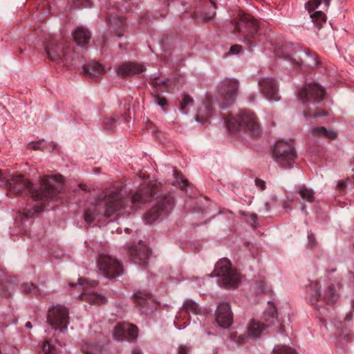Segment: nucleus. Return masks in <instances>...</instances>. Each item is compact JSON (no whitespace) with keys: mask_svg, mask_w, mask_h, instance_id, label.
Listing matches in <instances>:
<instances>
[{"mask_svg":"<svg viewBox=\"0 0 354 354\" xmlns=\"http://www.w3.org/2000/svg\"><path fill=\"white\" fill-rule=\"evenodd\" d=\"M2 109H3V107L1 105H0V111H1Z\"/></svg>","mask_w":354,"mask_h":354,"instance_id":"nucleus-56","label":"nucleus"},{"mask_svg":"<svg viewBox=\"0 0 354 354\" xmlns=\"http://www.w3.org/2000/svg\"><path fill=\"white\" fill-rule=\"evenodd\" d=\"M299 194L302 199L307 202H312L314 199V192L309 188L302 187L299 189Z\"/></svg>","mask_w":354,"mask_h":354,"instance_id":"nucleus-30","label":"nucleus"},{"mask_svg":"<svg viewBox=\"0 0 354 354\" xmlns=\"http://www.w3.org/2000/svg\"><path fill=\"white\" fill-rule=\"evenodd\" d=\"M326 294L328 296L329 299L327 301L328 303L332 304L334 301L335 297V289L333 288H329Z\"/></svg>","mask_w":354,"mask_h":354,"instance_id":"nucleus-37","label":"nucleus"},{"mask_svg":"<svg viewBox=\"0 0 354 354\" xmlns=\"http://www.w3.org/2000/svg\"><path fill=\"white\" fill-rule=\"evenodd\" d=\"M84 71L88 73H90V74H92L93 75H98L104 72V67L100 64H97V63H95L93 64V66H92V68H91L90 66H86L84 68Z\"/></svg>","mask_w":354,"mask_h":354,"instance_id":"nucleus-32","label":"nucleus"},{"mask_svg":"<svg viewBox=\"0 0 354 354\" xmlns=\"http://www.w3.org/2000/svg\"><path fill=\"white\" fill-rule=\"evenodd\" d=\"M79 284L80 286H83L85 285H88L91 287H95L97 285V281L95 280H92L91 281H83L82 279H80Z\"/></svg>","mask_w":354,"mask_h":354,"instance_id":"nucleus-38","label":"nucleus"},{"mask_svg":"<svg viewBox=\"0 0 354 354\" xmlns=\"http://www.w3.org/2000/svg\"><path fill=\"white\" fill-rule=\"evenodd\" d=\"M211 115V111L207 104H205L203 108H201L198 111L196 121L198 122H205L208 118Z\"/></svg>","mask_w":354,"mask_h":354,"instance_id":"nucleus-26","label":"nucleus"},{"mask_svg":"<svg viewBox=\"0 0 354 354\" xmlns=\"http://www.w3.org/2000/svg\"><path fill=\"white\" fill-rule=\"evenodd\" d=\"M322 2V0H310L306 3L305 7L308 12L311 13L321 5Z\"/></svg>","mask_w":354,"mask_h":354,"instance_id":"nucleus-34","label":"nucleus"},{"mask_svg":"<svg viewBox=\"0 0 354 354\" xmlns=\"http://www.w3.org/2000/svg\"><path fill=\"white\" fill-rule=\"evenodd\" d=\"M178 184L182 185V187H184L185 185V180H181L180 181H178Z\"/></svg>","mask_w":354,"mask_h":354,"instance_id":"nucleus-49","label":"nucleus"},{"mask_svg":"<svg viewBox=\"0 0 354 354\" xmlns=\"http://www.w3.org/2000/svg\"><path fill=\"white\" fill-rule=\"evenodd\" d=\"M150 253V250L141 241L138 248H132L130 250V254L133 257L135 262L140 264L147 262Z\"/></svg>","mask_w":354,"mask_h":354,"instance_id":"nucleus-18","label":"nucleus"},{"mask_svg":"<svg viewBox=\"0 0 354 354\" xmlns=\"http://www.w3.org/2000/svg\"><path fill=\"white\" fill-rule=\"evenodd\" d=\"M265 329L266 326L263 323L259 320H252L247 326L249 336L241 335L236 339V342L239 344H244L248 342L249 337L253 339H257L261 337Z\"/></svg>","mask_w":354,"mask_h":354,"instance_id":"nucleus-15","label":"nucleus"},{"mask_svg":"<svg viewBox=\"0 0 354 354\" xmlns=\"http://www.w3.org/2000/svg\"><path fill=\"white\" fill-rule=\"evenodd\" d=\"M311 286H313L314 288L317 289L313 297H315V299H318V298L321 296L320 290L318 288V283L317 282H315V283H312Z\"/></svg>","mask_w":354,"mask_h":354,"instance_id":"nucleus-44","label":"nucleus"},{"mask_svg":"<svg viewBox=\"0 0 354 354\" xmlns=\"http://www.w3.org/2000/svg\"><path fill=\"white\" fill-rule=\"evenodd\" d=\"M192 99L188 95H185L180 101V111L182 112V113L187 114L192 107Z\"/></svg>","mask_w":354,"mask_h":354,"instance_id":"nucleus-28","label":"nucleus"},{"mask_svg":"<svg viewBox=\"0 0 354 354\" xmlns=\"http://www.w3.org/2000/svg\"><path fill=\"white\" fill-rule=\"evenodd\" d=\"M131 354H142V352L139 348H136L132 350Z\"/></svg>","mask_w":354,"mask_h":354,"instance_id":"nucleus-47","label":"nucleus"},{"mask_svg":"<svg viewBox=\"0 0 354 354\" xmlns=\"http://www.w3.org/2000/svg\"><path fill=\"white\" fill-rule=\"evenodd\" d=\"M115 120L114 118H112V119L111 120V123L115 122Z\"/></svg>","mask_w":354,"mask_h":354,"instance_id":"nucleus-54","label":"nucleus"},{"mask_svg":"<svg viewBox=\"0 0 354 354\" xmlns=\"http://www.w3.org/2000/svg\"><path fill=\"white\" fill-rule=\"evenodd\" d=\"M242 47L240 45L236 44L230 48V53L234 55H237L241 51Z\"/></svg>","mask_w":354,"mask_h":354,"instance_id":"nucleus-39","label":"nucleus"},{"mask_svg":"<svg viewBox=\"0 0 354 354\" xmlns=\"http://www.w3.org/2000/svg\"><path fill=\"white\" fill-rule=\"evenodd\" d=\"M189 348L185 345H181L178 347V354H187Z\"/></svg>","mask_w":354,"mask_h":354,"instance_id":"nucleus-41","label":"nucleus"},{"mask_svg":"<svg viewBox=\"0 0 354 354\" xmlns=\"http://www.w3.org/2000/svg\"><path fill=\"white\" fill-rule=\"evenodd\" d=\"M284 67H285V68H288V66H286V65H284Z\"/></svg>","mask_w":354,"mask_h":354,"instance_id":"nucleus-57","label":"nucleus"},{"mask_svg":"<svg viewBox=\"0 0 354 354\" xmlns=\"http://www.w3.org/2000/svg\"><path fill=\"white\" fill-rule=\"evenodd\" d=\"M90 38V32L84 26H78L73 32V39L78 46H85Z\"/></svg>","mask_w":354,"mask_h":354,"instance_id":"nucleus-19","label":"nucleus"},{"mask_svg":"<svg viewBox=\"0 0 354 354\" xmlns=\"http://www.w3.org/2000/svg\"><path fill=\"white\" fill-rule=\"evenodd\" d=\"M310 131L311 134L325 138L334 139L337 136L336 132L327 129L324 127H311Z\"/></svg>","mask_w":354,"mask_h":354,"instance_id":"nucleus-21","label":"nucleus"},{"mask_svg":"<svg viewBox=\"0 0 354 354\" xmlns=\"http://www.w3.org/2000/svg\"><path fill=\"white\" fill-rule=\"evenodd\" d=\"M303 114L306 119L316 118L318 117L326 115V113L324 111H317L316 112L313 113L310 108H308V111H304Z\"/></svg>","mask_w":354,"mask_h":354,"instance_id":"nucleus-33","label":"nucleus"},{"mask_svg":"<svg viewBox=\"0 0 354 354\" xmlns=\"http://www.w3.org/2000/svg\"><path fill=\"white\" fill-rule=\"evenodd\" d=\"M30 146L31 148H32L35 150L41 149L40 143L32 142V143L30 144Z\"/></svg>","mask_w":354,"mask_h":354,"instance_id":"nucleus-46","label":"nucleus"},{"mask_svg":"<svg viewBox=\"0 0 354 354\" xmlns=\"http://www.w3.org/2000/svg\"><path fill=\"white\" fill-rule=\"evenodd\" d=\"M225 120L227 128L232 131L242 129L256 136L260 134L257 118L250 111H241L236 116H228Z\"/></svg>","mask_w":354,"mask_h":354,"instance_id":"nucleus-3","label":"nucleus"},{"mask_svg":"<svg viewBox=\"0 0 354 354\" xmlns=\"http://www.w3.org/2000/svg\"><path fill=\"white\" fill-rule=\"evenodd\" d=\"M138 335L137 327L129 323L118 324L113 331V337L118 341L133 340L138 337Z\"/></svg>","mask_w":354,"mask_h":354,"instance_id":"nucleus-13","label":"nucleus"},{"mask_svg":"<svg viewBox=\"0 0 354 354\" xmlns=\"http://www.w3.org/2000/svg\"><path fill=\"white\" fill-rule=\"evenodd\" d=\"M235 29L242 34L243 39L242 41L248 46H252L251 39L258 34L259 25L257 22L250 15H240L239 22L236 24Z\"/></svg>","mask_w":354,"mask_h":354,"instance_id":"nucleus-9","label":"nucleus"},{"mask_svg":"<svg viewBox=\"0 0 354 354\" xmlns=\"http://www.w3.org/2000/svg\"><path fill=\"white\" fill-rule=\"evenodd\" d=\"M151 194V188L137 192L131 198L124 196L121 189H106L85 210V221L91 223L104 218L131 214L138 205L148 201Z\"/></svg>","mask_w":354,"mask_h":354,"instance_id":"nucleus-1","label":"nucleus"},{"mask_svg":"<svg viewBox=\"0 0 354 354\" xmlns=\"http://www.w3.org/2000/svg\"><path fill=\"white\" fill-rule=\"evenodd\" d=\"M100 272L106 278L118 277L122 273V268L117 259L111 256L104 255L98 260Z\"/></svg>","mask_w":354,"mask_h":354,"instance_id":"nucleus-11","label":"nucleus"},{"mask_svg":"<svg viewBox=\"0 0 354 354\" xmlns=\"http://www.w3.org/2000/svg\"><path fill=\"white\" fill-rule=\"evenodd\" d=\"M46 53L48 54V57L53 60L56 61L58 59H61L64 57L67 58V54L63 51V50L57 46L52 45L46 48Z\"/></svg>","mask_w":354,"mask_h":354,"instance_id":"nucleus-22","label":"nucleus"},{"mask_svg":"<svg viewBox=\"0 0 354 354\" xmlns=\"http://www.w3.org/2000/svg\"><path fill=\"white\" fill-rule=\"evenodd\" d=\"M324 90L317 83L313 82L302 88L298 93L299 100L314 104L323 100Z\"/></svg>","mask_w":354,"mask_h":354,"instance_id":"nucleus-12","label":"nucleus"},{"mask_svg":"<svg viewBox=\"0 0 354 354\" xmlns=\"http://www.w3.org/2000/svg\"><path fill=\"white\" fill-rule=\"evenodd\" d=\"M216 321L223 328H227L232 325L233 322L232 313L230 306L227 303L222 302L218 306L216 313Z\"/></svg>","mask_w":354,"mask_h":354,"instance_id":"nucleus-16","label":"nucleus"},{"mask_svg":"<svg viewBox=\"0 0 354 354\" xmlns=\"http://www.w3.org/2000/svg\"><path fill=\"white\" fill-rule=\"evenodd\" d=\"M330 1V0H324V2L325 6H326V7H328V6H329Z\"/></svg>","mask_w":354,"mask_h":354,"instance_id":"nucleus-50","label":"nucleus"},{"mask_svg":"<svg viewBox=\"0 0 354 354\" xmlns=\"http://www.w3.org/2000/svg\"><path fill=\"white\" fill-rule=\"evenodd\" d=\"M63 178L61 175H55L51 178H43L40 190L32 191V185L21 176L10 175L0 171V185L9 186V192L18 194L25 189H28L32 197L39 199L43 197H53L57 195L62 189Z\"/></svg>","mask_w":354,"mask_h":354,"instance_id":"nucleus-2","label":"nucleus"},{"mask_svg":"<svg viewBox=\"0 0 354 354\" xmlns=\"http://www.w3.org/2000/svg\"><path fill=\"white\" fill-rule=\"evenodd\" d=\"M173 174H174V176L178 179V174L177 173V171L176 170H173Z\"/></svg>","mask_w":354,"mask_h":354,"instance_id":"nucleus-51","label":"nucleus"},{"mask_svg":"<svg viewBox=\"0 0 354 354\" xmlns=\"http://www.w3.org/2000/svg\"><path fill=\"white\" fill-rule=\"evenodd\" d=\"M174 198L170 196L159 198L154 205L144 216L146 224H151L158 218L167 216L173 209Z\"/></svg>","mask_w":354,"mask_h":354,"instance_id":"nucleus-7","label":"nucleus"},{"mask_svg":"<svg viewBox=\"0 0 354 354\" xmlns=\"http://www.w3.org/2000/svg\"><path fill=\"white\" fill-rule=\"evenodd\" d=\"M280 58L295 63L297 65L311 66L316 63L315 59L306 52L296 50L292 45L287 44L276 50Z\"/></svg>","mask_w":354,"mask_h":354,"instance_id":"nucleus-6","label":"nucleus"},{"mask_svg":"<svg viewBox=\"0 0 354 354\" xmlns=\"http://www.w3.org/2000/svg\"><path fill=\"white\" fill-rule=\"evenodd\" d=\"M80 298L91 304L97 305L102 304L106 301L103 295H97L93 292H84L81 295Z\"/></svg>","mask_w":354,"mask_h":354,"instance_id":"nucleus-20","label":"nucleus"},{"mask_svg":"<svg viewBox=\"0 0 354 354\" xmlns=\"http://www.w3.org/2000/svg\"><path fill=\"white\" fill-rule=\"evenodd\" d=\"M47 322L55 330L64 332L69 324L68 309L62 305L53 306L48 312Z\"/></svg>","mask_w":354,"mask_h":354,"instance_id":"nucleus-10","label":"nucleus"},{"mask_svg":"<svg viewBox=\"0 0 354 354\" xmlns=\"http://www.w3.org/2000/svg\"><path fill=\"white\" fill-rule=\"evenodd\" d=\"M209 277H218V283L226 288H236L241 281V275L232 268L231 263L227 259H221L216 264L214 273Z\"/></svg>","mask_w":354,"mask_h":354,"instance_id":"nucleus-4","label":"nucleus"},{"mask_svg":"<svg viewBox=\"0 0 354 354\" xmlns=\"http://www.w3.org/2000/svg\"><path fill=\"white\" fill-rule=\"evenodd\" d=\"M308 240L309 246L312 247L315 244V238L312 233L308 234Z\"/></svg>","mask_w":354,"mask_h":354,"instance_id":"nucleus-43","label":"nucleus"},{"mask_svg":"<svg viewBox=\"0 0 354 354\" xmlns=\"http://www.w3.org/2000/svg\"><path fill=\"white\" fill-rule=\"evenodd\" d=\"M185 326H183V327H181V326H176V328H178V330H182L183 328H185Z\"/></svg>","mask_w":354,"mask_h":354,"instance_id":"nucleus-53","label":"nucleus"},{"mask_svg":"<svg viewBox=\"0 0 354 354\" xmlns=\"http://www.w3.org/2000/svg\"><path fill=\"white\" fill-rule=\"evenodd\" d=\"M144 70L141 64L136 63H122L116 67L115 71L118 75L127 76L133 74H140Z\"/></svg>","mask_w":354,"mask_h":354,"instance_id":"nucleus-17","label":"nucleus"},{"mask_svg":"<svg viewBox=\"0 0 354 354\" xmlns=\"http://www.w3.org/2000/svg\"><path fill=\"white\" fill-rule=\"evenodd\" d=\"M61 347L59 342L46 341L43 343L42 351L44 354H59Z\"/></svg>","mask_w":354,"mask_h":354,"instance_id":"nucleus-23","label":"nucleus"},{"mask_svg":"<svg viewBox=\"0 0 354 354\" xmlns=\"http://www.w3.org/2000/svg\"><path fill=\"white\" fill-rule=\"evenodd\" d=\"M24 291L30 292H32L35 288V286L32 283L26 284L23 286Z\"/></svg>","mask_w":354,"mask_h":354,"instance_id":"nucleus-45","label":"nucleus"},{"mask_svg":"<svg viewBox=\"0 0 354 354\" xmlns=\"http://www.w3.org/2000/svg\"><path fill=\"white\" fill-rule=\"evenodd\" d=\"M257 187H259L261 190H264L266 187L265 181L257 178L255 180Z\"/></svg>","mask_w":354,"mask_h":354,"instance_id":"nucleus-42","label":"nucleus"},{"mask_svg":"<svg viewBox=\"0 0 354 354\" xmlns=\"http://www.w3.org/2000/svg\"><path fill=\"white\" fill-rule=\"evenodd\" d=\"M310 17L312 19V21L313 23L318 26L322 24V23L326 21V15L322 11H317L315 12L309 13Z\"/></svg>","mask_w":354,"mask_h":354,"instance_id":"nucleus-31","label":"nucleus"},{"mask_svg":"<svg viewBox=\"0 0 354 354\" xmlns=\"http://www.w3.org/2000/svg\"><path fill=\"white\" fill-rule=\"evenodd\" d=\"M261 92L268 101L279 100L278 86L276 81L271 77H261L259 80Z\"/></svg>","mask_w":354,"mask_h":354,"instance_id":"nucleus-14","label":"nucleus"},{"mask_svg":"<svg viewBox=\"0 0 354 354\" xmlns=\"http://www.w3.org/2000/svg\"><path fill=\"white\" fill-rule=\"evenodd\" d=\"M338 186H339V187H344V186H345V184H344V182H339V183H338Z\"/></svg>","mask_w":354,"mask_h":354,"instance_id":"nucleus-52","label":"nucleus"},{"mask_svg":"<svg viewBox=\"0 0 354 354\" xmlns=\"http://www.w3.org/2000/svg\"><path fill=\"white\" fill-rule=\"evenodd\" d=\"M133 298L136 306H140V309H142V306L147 303L151 297L149 295L138 292L133 295Z\"/></svg>","mask_w":354,"mask_h":354,"instance_id":"nucleus-27","label":"nucleus"},{"mask_svg":"<svg viewBox=\"0 0 354 354\" xmlns=\"http://www.w3.org/2000/svg\"><path fill=\"white\" fill-rule=\"evenodd\" d=\"M103 346L98 344L85 343L82 346V351L84 354H100Z\"/></svg>","mask_w":354,"mask_h":354,"instance_id":"nucleus-25","label":"nucleus"},{"mask_svg":"<svg viewBox=\"0 0 354 354\" xmlns=\"http://www.w3.org/2000/svg\"><path fill=\"white\" fill-rule=\"evenodd\" d=\"M238 82L235 79L225 78L219 85L218 103L222 109L232 106L238 93Z\"/></svg>","mask_w":354,"mask_h":354,"instance_id":"nucleus-8","label":"nucleus"},{"mask_svg":"<svg viewBox=\"0 0 354 354\" xmlns=\"http://www.w3.org/2000/svg\"><path fill=\"white\" fill-rule=\"evenodd\" d=\"M182 310L187 313L197 315L200 313V307L198 304L190 299H186L183 304Z\"/></svg>","mask_w":354,"mask_h":354,"instance_id":"nucleus-24","label":"nucleus"},{"mask_svg":"<svg viewBox=\"0 0 354 354\" xmlns=\"http://www.w3.org/2000/svg\"><path fill=\"white\" fill-rule=\"evenodd\" d=\"M154 102L157 105L160 106H164L165 105L167 104L166 100L165 98H161V97H155Z\"/></svg>","mask_w":354,"mask_h":354,"instance_id":"nucleus-40","label":"nucleus"},{"mask_svg":"<svg viewBox=\"0 0 354 354\" xmlns=\"http://www.w3.org/2000/svg\"><path fill=\"white\" fill-rule=\"evenodd\" d=\"M211 4H212V6L209 8L208 12L205 13L204 16L203 17V19L205 21H208V20L212 19L214 17V16L215 15V14H216V12H215V4L212 1H211Z\"/></svg>","mask_w":354,"mask_h":354,"instance_id":"nucleus-35","label":"nucleus"},{"mask_svg":"<svg viewBox=\"0 0 354 354\" xmlns=\"http://www.w3.org/2000/svg\"><path fill=\"white\" fill-rule=\"evenodd\" d=\"M305 208H306L305 205H303V206L301 207V210H302V211H304V210H305Z\"/></svg>","mask_w":354,"mask_h":354,"instance_id":"nucleus-55","label":"nucleus"},{"mask_svg":"<svg viewBox=\"0 0 354 354\" xmlns=\"http://www.w3.org/2000/svg\"><path fill=\"white\" fill-rule=\"evenodd\" d=\"M41 211H43V207H41V206H37V207H33L32 209H28L25 213L26 219H28L29 217L33 216L35 213L40 212Z\"/></svg>","mask_w":354,"mask_h":354,"instance_id":"nucleus-36","label":"nucleus"},{"mask_svg":"<svg viewBox=\"0 0 354 354\" xmlns=\"http://www.w3.org/2000/svg\"><path fill=\"white\" fill-rule=\"evenodd\" d=\"M353 308H354V301H353Z\"/></svg>","mask_w":354,"mask_h":354,"instance_id":"nucleus-58","label":"nucleus"},{"mask_svg":"<svg viewBox=\"0 0 354 354\" xmlns=\"http://www.w3.org/2000/svg\"><path fill=\"white\" fill-rule=\"evenodd\" d=\"M25 327L26 328H32V324L30 322H27L25 324Z\"/></svg>","mask_w":354,"mask_h":354,"instance_id":"nucleus-48","label":"nucleus"},{"mask_svg":"<svg viewBox=\"0 0 354 354\" xmlns=\"http://www.w3.org/2000/svg\"><path fill=\"white\" fill-rule=\"evenodd\" d=\"M297 153L292 142L278 140L273 147V158L279 167L283 169L292 168Z\"/></svg>","mask_w":354,"mask_h":354,"instance_id":"nucleus-5","label":"nucleus"},{"mask_svg":"<svg viewBox=\"0 0 354 354\" xmlns=\"http://www.w3.org/2000/svg\"><path fill=\"white\" fill-rule=\"evenodd\" d=\"M272 354H297L295 350L285 345H277L272 350Z\"/></svg>","mask_w":354,"mask_h":354,"instance_id":"nucleus-29","label":"nucleus"}]
</instances>
